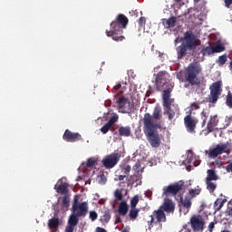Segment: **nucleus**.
<instances>
[{
    "label": "nucleus",
    "mask_w": 232,
    "mask_h": 232,
    "mask_svg": "<svg viewBox=\"0 0 232 232\" xmlns=\"http://www.w3.org/2000/svg\"><path fill=\"white\" fill-rule=\"evenodd\" d=\"M156 130H160V123L153 120L151 114L145 113L143 117V131L152 148L160 146V136L155 132Z\"/></svg>",
    "instance_id": "obj_1"
},
{
    "label": "nucleus",
    "mask_w": 232,
    "mask_h": 232,
    "mask_svg": "<svg viewBox=\"0 0 232 232\" xmlns=\"http://www.w3.org/2000/svg\"><path fill=\"white\" fill-rule=\"evenodd\" d=\"M128 23H130V20L126 15L118 14L116 19L111 23V30H106L105 32L107 37H111L116 43L124 41L125 37L122 34H124V29L128 26Z\"/></svg>",
    "instance_id": "obj_2"
},
{
    "label": "nucleus",
    "mask_w": 232,
    "mask_h": 232,
    "mask_svg": "<svg viewBox=\"0 0 232 232\" xmlns=\"http://www.w3.org/2000/svg\"><path fill=\"white\" fill-rule=\"evenodd\" d=\"M197 46V36L192 33L186 32L181 39V44L176 48L178 59H184L187 55H191V52Z\"/></svg>",
    "instance_id": "obj_3"
},
{
    "label": "nucleus",
    "mask_w": 232,
    "mask_h": 232,
    "mask_svg": "<svg viewBox=\"0 0 232 232\" xmlns=\"http://www.w3.org/2000/svg\"><path fill=\"white\" fill-rule=\"evenodd\" d=\"M202 72V67L198 63H190L185 72V81L190 86H200V80L198 78Z\"/></svg>",
    "instance_id": "obj_4"
},
{
    "label": "nucleus",
    "mask_w": 232,
    "mask_h": 232,
    "mask_svg": "<svg viewBox=\"0 0 232 232\" xmlns=\"http://www.w3.org/2000/svg\"><path fill=\"white\" fill-rule=\"evenodd\" d=\"M156 86L159 92H162L164 88L169 86H175V83L171 82L169 73L166 71H160L156 76Z\"/></svg>",
    "instance_id": "obj_5"
},
{
    "label": "nucleus",
    "mask_w": 232,
    "mask_h": 232,
    "mask_svg": "<svg viewBox=\"0 0 232 232\" xmlns=\"http://www.w3.org/2000/svg\"><path fill=\"white\" fill-rule=\"evenodd\" d=\"M210 94L208 101L210 104H217L222 95V81L215 82L209 87Z\"/></svg>",
    "instance_id": "obj_6"
},
{
    "label": "nucleus",
    "mask_w": 232,
    "mask_h": 232,
    "mask_svg": "<svg viewBox=\"0 0 232 232\" xmlns=\"http://www.w3.org/2000/svg\"><path fill=\"white\" fill-rule=\"evenodd\" d=\"M88 202L83 201L80 203L79 197L75 196L73 198L72 212L77 217H86V215H88Z\"/></svg>",
    "instance_id": "obj_7"
},
{
    "label": "nucleus",
    "mask_w": 232,
    "mask_h": 232,
    "mask_svg": "<svg viewBox=\"0 0 232 232\" xmlns=\"http://www.w3.org/2000/svg\"><path fill=\"white\" fill-rule=\"evenodd\" d=\"M232 143L227 141L222 144H218L216 148L212 149L208 152V157L210 159H217L218 155H222V153H231Z\"/></svg>",
    "instance_id": "obj_8"
},
{
    "label": "nucleus",
    "mask_w": 232,
    "mask_h": 232,
    "mask_svg": "<svg viewBox=\"0 0 232 232\" xmlns=\"http://www.w3.org/2000/svg\"><path fill=\"white\" fill-rule=\"evenodd\" d=\"M218 180V176L217 175V171L215 169H210L207 170V178L205 179V183L207 185V189L209 193H215V189H217V181Z\"/></svg>",
    "instance_id": "obj_9"
},
{
    "label": "nucleus",
    "mask_w": 232,
    "mask_h": 232,
    "mask_svg": "<svg viewBox=\"0 0 232 232\" xmlns=\"http://www.w3.org/2000/svg\"><path fill=\"white\" fill-rule=\"evenodd\" d=\"M116 106L121 113H130L133 108L130 99L121 96L116 100Z\"/></svg>",
    "instance_id": "obj_10"
},
{
    "label": "nucleus",
    "mask_w": 232,
    "mask_h": 232,
    "mask_svg": "<svg viewBox=\"0 0 232 232\" xmlns=\"http://www.w3.org/2000/svg\"><path fill=\"white\" fill-rule=\"evenodd\" d=\"M119 160H121V154L111 153L102 160V164L106 169H111L115 168L116 164H119Z\"/></svg>",
    "instance_id": "obj_11"
},
{
    "label": "nucleus",
    "mask_w": 232,
    "mask_h": 232,
    "mask_svg": "<svg viewBox=\"0 0 232 232\" xmlns=\"http://www.w3.org/2000/svg\"><path fill=\"white\" fill-rule=\"evenodd\" d=\"M183 188L184 182H176L174 184L169 185L168 187H165L163 188V195L166 197H169V195H171V197H175V195H177L179 191H182Z\"/></svg>",
    "instance_id": "obj_12"
},
{
    "label": "nucleus",
    "mask_w": 232,
    "mask_h": 232,
    "mask_svg": "<svg viewBox=\"0 0 232 232\" xmlns=\"http://www.w3.org/2000/svg\"><path fill=\"white\" fill-rule=\"evenodd\" d=\"M184 124L188 133H196L195 130H197V124H198V120L191 116V114H188L184 118Z\"/></svg>",
    "instance_id": "obj_13"
},
{
    "label": "nucleus",
    "mask_w": 232,
    "mask_h": 232,
    "mask_svg": "<svg viewBox=\"0 0 232 232\" xmlns=\"http://www.w3.org/2000/svg\"><path fill=\"white\" fill-rule=\"evenodd\" d=\"M204 224V218L200 216H193L190 218V226L194 232H203Z\"/></svg>",
    "instance_id": "obj_14"
},
{
    "label": "nucleus",
    "mask_w": 232,
    "mask_h": 232,
    "mask_svg": "<svg viewBox=\"0 0 232 232\" xmlns=\"http://www.w3.org/2000/svg\"><path fill=\"white\" fill-rule=\"evenodd\" d=\"M155 218L159 224L161 222H166V213L160 208L158 210H154L152 215L150 216V221L149 222V226H151L152 222H155Z\"/></svg>",
    "instance_id": "obj_15"
},
{
    "label": "nucleus",
    "mask_w": 232,
    "mask_h": 232,
    "mask_svg": "<svg viewBox=\"0 0 232 232\" xmlns=\"http://www.w3.org/2000/svg\"><path fill=\"white\" fill-rule=\"evenodd\" d=\"M63 139L66 142H77L82 140V136L79 132H72L70 130H65Z\"/></svg>",
    "instance_id": "obj_16"
},
{
    "label": "nucleus",
    "mask_w": 232,
    "mask_h": 232,
    "mask_svg": "<svg viewBox=\"0 0 232 232\" xmlns=\"http://www.w3.org/2000/svg\"><path fill=\"white\" fill-rule=\"evenodd\" d=\"M174 86L175 85H170L163 89V108H169V104H171V99L169 97H171V91L173 90Z\"/></svg>",
    "instance_id": "obj_17"
},
{
    "label": "nucleus",
    "mask_w": 232,
    "mask_h": 232,
    "mask_svg": "<svg viewBox=\"0 0 232 232\" xmlns=\"http://www.w3.org/2000/svg\"><path fill=\"white\" fill-rule=\"evenodd\" d=\"M162 211L166 213H174L175 212V203L171 199H166L162 206L160 207Z\"/></svg>",
    "instance_id": "obj_18"
},
{
    "label": "nucleus",
    "mask_w": 232,
    "mask_h": 232,
    "mask_svg": "<svg viewBox=\"0 0 232 232\" xmlns=\"http://www.w3.org/2000/svg\"><path fill=\"white\" fill-rule=\"evenodd\" d=\"M129 209L130 207L128 206V202H126V200H122L118 207V213L121 217H126V215H128Z\"/></svg>",
    "instance_id": "obj_19"
},
{
    "label": "nucleus",
    "mask_w": 232,
    "mask_h": 232,
    "mask_svg": "<svg viewBox=\"0 0 232 232\" xmlns=\"http://www.w3.org/2000/svg\"><path fill=\"white\" fill-rule=\"evenodd\" d=\"M216 126H218V119L217 116H212L207 125L208 133H211Z\"/></svg>",
    "instance_id": "obj_20"
},
{
    "label": "nucleus",
    "mask_w": 232,
    "mask_h": 232,
    "mask_svg": "<svg viewBox=\"0 0 232 232\" xmlns=\"http://www.w3.org/2000/svg\"><path fill=\"white\" fill-rule=\"evenodd\" d=\"M227 202V199L226 198L216 199L213 205L215 213H218V211H220V209L224 208V204H226Z\"/></svg>",
    "instance_id": "obj_21"
},
{
    "label": "nucleus",
    "mask_w": 232,
    "mask_h": 232,
    "mask_svg": "<svg viewBox=\"0 0 232 232\" xmlns=\"http://www.w3.org/2000/svg\"><path fill=\"white\" fill-rule=\"evenodd\" d=\"M118 133H119L120 137H130L131 135V127L121 126L118 129Z\"/></svg>",
    "instance_id": "obj_22"
},
{
    "label": "nucleus",
    "mask_w": 232,
    "mask_h": 232,
    "mask_svg": "<svg viewBox=\"0 0 232 232\" xmlns=\"http://www.w3.org/2000/svg\"><path fill=\"white\" fill-rule=\"evenodd\" d=\"M162 23L165 28H173L177 24V17L171 16L169 19H163Z\"/></svg>",
    "instance_id": "obj_23"
},
{
    "label": "nucleus",
    "mask_w": 232,
    "mask_h": 232,
    "mask_svg": "<svg viewBox=\"0 0 232 232\" xmlns=\"http://www.w3.org/2000/svg\"><path fill=\"white\" fill-rule=\"evenodd\" d=\"M61 222L59 221V218H53L49 219L48 221V227L50 229H57L59 227Z\"/></svg>",
    "instance_id": "obj_24"
},
{
    "label": "nucleus",
    "mask_w": 232,
    "mask_h": 232,
    "mask_svg": "<svg viewBox=\"0 0 232 232\" xmlns=\"http://www.w3.org/2000/svg\"><path fill=\"white\" fill-rule=\"evenodd\" d=\"M162 110H160V107H155L153 113H152V121L153 119L155 121H160V119L162 118Z\"/></svg>",
    "instance_id": "obj_25"
},
{
    "label": "nucleus",
    "mask_w": 232,
    "mask_h": 232,
    "mask_svg": "<svg viewBox=\"0 0 232 232\" xmlns=\"http://www.w3.org/2000/svg\"><path fill=\"white\" fill-rule=\"evenodd\" d=\"M180 202H181L183 208H185L187 209L185 213H188L189 211V208H191V198H180Z\"/></svg>",
    "instance_id": "obj_26"
},
{
    "label": "nucleus",
    "mask_w": 232,
    "mask_h": 232,
    "mask_svg": "<svg viewBox=\"0 0 232 232\" xmlns=\"http://www.w3.org/2000/svg\"><path fill=\"white\" fill-rule=\"evenodd\" d=\"M165 108V115H168V119L169 121H173V119H175V112L174 111L171 109V104L169 105V107H164Z\"/></svg>",
    "instance_id": "obj_27"
},
{
    "label": "nucleus",
    "mask_w": 232,
    "mask_h": 232,
    "mask_svg": "<svg viewBox=\"0 0 232 232\" xmlns=\"http://www.w3.org/2000/svg\"><path fill=\"white\" fill-rule=\"evenodd\" d=\"M140 209L137 208H130V210L129 212V218L130 220H136L137 217H139Z\"/></svg>",
    "instance_id": "obj_28"
},
{
    "label": "nucleus",
    "mask_w": 232,
    "mask_h": 232,
    "mask_svg": "<svg viewBox=\"0 0 232 232\" xmlns=\"http://www.w3.org/2000/svg\"><path fill=\"white\" fill-rule=\"evenodd\" d=\"M56 191L60 195H66V193H68V183H63L58 186Z\"/></svg>",
    "instance_id": "obj_29"
},
{
    "label": "nucleus",
    "mask_w": 232,
    "mask_h": 232,
    "mask_svg": "<svg viewBox=\"0 0 232 232\" xmlns=\"http://www.w3.org/2000/svg\"><path fill=\"white\" fill-rule=\"evenodd\" d=\"M187 162L188 164H193L194 166H200V160H195V156L193 154L188 155Z\"/></svg>",
    "instance_id": "obj_30"
},
{
    "label": "nucleus",
    "mask_w": 232,
    "mask_h": 232,
    "mask_svg": "<svg viewBox=\"0 0 232 232\" xmlns=\"http://www.w3.org/2000/svg\"><path fill=\"white\" fill-rule=\"evenodd\" d=\"M79 217L80 216H77L72 212V214L69 218V224L73 227L77 226V224H79Z\"/></svg>",
    "instance_id": "obj_31"
},
{
    "label": "nucleus",
    "mask_w": 232,
    "mask_h": 232,
    "mask_svg": "<svg viewBox=\"0 0 232 232\" xmlns=\"http://www.w3.org/2000/svg\"><path fill=\"white\" fill-rule=\"evenodd\" d=\"M200 52H201L203 57H206V55H211V54H213V47L204 46Z\"/></svg>",
    "instance_id": "obj_32"
},
{
    "label": "nucleus",
    "mask_w": 232,
    "mask_h": 232,
    "mask_svg": "<svg viewBox=\"0 0 232 232\" xmlns=\"http://www.w3.org/2000/svg\"><path fill=\"white\" fill-rule=\"evenodd\" d=\"M98 182L102 185H104L106 184V182H108V178L106 177V174L104 172H100V175L98 176Z\"/></svg>",
    "instance_id": "obj_33"
},
{
    "label": "nucleus",
    "mask_w": 232,
    "mask_h": 232,
    "mask_svg": "<svg viewBox=\"0 0 232 232\" xmlns=\"http://www.w3.org/2000/svg\"><path fill=\"white\" fill-rule=\"evenodd\" d=\"M94 166H97V159H95V158H89L87 160L85 167L86 168H93Z\"/></svg>",
    "instance_id": "obj_34"
},
{
    "label": "nucleus",
    "mask_w": 232,
    "mask_h": 232,
    "mask_svg": "<svg viewBox=\"0 0 232 232\" xmlns=\"http://www.w3.org/2000/svg\"><path fill=\"white\" fill-rule=\"evenodd\" d=\"M194 110H200V102H192L190 104V107L188 110V114L191 115V113H193Z\"/></svg>",
    "instance_id": "obj_35"
},
{
    "label": "nucleus",
    "mask_w": 232,
    "mask_h": 232,
    "mask_svg": "<svg viewBox=\"0 0 232 232\" xmlns=\"http://www.w3.org/2000/svg\"><path fill=\"white\" fill-rule=\"evenodd\" d=\"M63 208V209L68 210V208H70V197L64 196L62 200Z\"/></svg>",
    "instance_id": "obj_36"
},
{
    "label": "nucleus",
    "mask_w": 232,
    "mask_h": 232,
    "mask_svg": "<svg viewBox=\"0 0 232 232\" xmlns=\"http://www.w3.org/2000/svg\"><path fill=\"white\" fill-rule=\"evenodd\" d=\"M110 220H111V213H110V211H106L102 218V222H105V224H108Z\"/></svg>",
    "instance_id": "obj_37"
},
{
    "label": "nucleus",
    "mask_w": 232,
    "mask_h": 232,
    "mask_svg": "<svg viewBox=\"0 0 232 232\" xmlns=\"http://www.w3.org/2000/svg\"><path fill=\"white\" fill-rule=\"evenodd\" d=\"M226 50V47L224 45H216L212 47L213 53H220L221 52H224Z\"/></svg>",
    "instance_id": "obj_38"
},
{
    "label": "nucleus",
    "mask_w": 232,
    "mask_h": 232,
    "mask_svg": "<svg viewBox=\"0 0 232 232\" xmlns=\"http://www.w3.org/2000/svg\"><path fill=\"white\" fill-rule=\"evenodd\" d=\"M225 63H227V55L223 54L218 57V63L219 66H224Z\"/></svg>",
    "instance_id": "obj_39"
},
{
    "label": "nucleus",
    "mask_w": 232,
    "mask_h": 232,
    "mask_svg": "<svg viewBox=\"0 0 232 232\" xmlns=\"http://www.w3.org/2000/svg\"><path fill=\"white\" fill-rule=\"evenodd\" d=\"M139 195L134 196L131 199H130V208H137V204H139Z\"/></svg>",
    "instance_id": "obj_40"
},
{
    "label": "nucleus",
    "mask_w": 232,
    "mask_h": 232,
    "mask_svg": "<svg viewBox=\"0 0 232 232\" xmlns=\"http://www.w3.org/2000/svg\"><path fill=\"white\" fill-rule=\"evenodd\" d=\"M201 119L203 121L201 126L204 128V126H206V121H208V112H206V111H202Z\"/></svg>",
    "instance_id": "obj_41"
},
{
    "label": "nucleus",
    "mask_w": 232,
    "mask_h": 232,
    "mask_svg": "<svg viewBox=\"0 0 232 232\" xmlns=\"http://www.w3.org/2000/svg\"><path fill=\"white\" fill-rule=\"evenodd\" d=\"M117 121H119V116L115 114L111 118H110L107 123L111 127L115 124V122H117Z\"/></svg>",
    "instance_id": "obj_42"
},
{
    "label": "nucleus",
    "mask_w": 232,
    "mask_h": 232,
    "mask_svg": "<svg viewBox=\"0 0 232 232\" xmlns=\"http://www.w3.org/2000/svg\"><path fill=\"white\" fill-rule=\"evenodd\" d=\"M114 197H115L116 200H122L123 196H122V192L121 191V189L115 190Z\"/></svg>",
    "instance_id": "obj_43"
},
{
    "label": "nucleus",
    "mask_w": 232,
    "mask_h": 232,
    "mask_svg": "<svg viewBox=\"0 0 232 232\" xmlns=\"http://www.w3.org/2000/svg\"><path fill=\"white\" fill-rule=\"evenodd\" d=\"M227 106H228V108H232V94L230 92L227 95Z\"/></svg>",
    "instance_id": "obj_44"
},
{
    "label": "nucleus",
    "mask_w": 232,
    "mask_h": 232,
    "mask_svg": "<svg viewBox=\"0 0 232 232\" xmlns=\"http://www.w3.org/2000/svg\"><path fill=\"white\" fill-rule=\"evenodd\" d=\"M97 217H99V215L97 214L96 211H91V212H90L89 218H91V220H92V222H95V220H97Z\"/></svg>",
    "instance_id": "obj_45"
},
{
    "label": "nucleus",
    "mask_w": 232,
    "mask_h": 232,
    "mask_svg": "<svg viewBox=\"0 0 232 232\" xmlns=\"http://www.w3.org/2000/svg\"><path fill=\"white\" fill-rule=\"evenodd\" d=\"M139 26H140V28H144V26H146V17L141 16L139 19Z\"/></svg>",
    "instance_id": "obj_46"
},
{
    "label": "nucleus",
    "mask_w": 232,
    "mask_h": 232,
    "mask_svg": "<svg viewBox=\"0 0 232 232\" xmlns=\"http://www.w3.org/2000/svg\"><path fill=\"white\" fill-rule=\"evenodd\" d=\"M111 127L108 124V123H106L104 126H102V128H101V131H102V133H104V134H106V133H108V131H110V129H111Z\"/></svg>",
    "instance_id": "obj_47"
},
{
    "label": "nucleus",
    "mask_w": 232,
    "mask_h": 232,
    "mask_svg": "<svg viewBox=\"0 0 232 232\" xmlns=\"http://www.w3.org/2000/svg\"><path fill=\"white\" fill-rule=\"evenodd\" d=\"M189 195L192 197H197V195H200V189H190Z\"/></svg>",
    "instance_id": "obj_48"
},
{
    "label": "nucleus",
    "mask_w": 232,
    "mask_h": 232,
    "mask_svg": "<svg viewBox=\"0 0 232 232\" xmlns=\"http://www.w3.org/2000/svg\"><path fill=\"white\" fill-rule=\"evenodd\" d=\"M122 171L125 175H128L131 171V166L127 165L122 168Z\"/></svg>",
    "instance_id": "obj_49"
},
{
    "label": "nucleus",
    "mask_w": 232,
    "mask_h": 232,
    "mask_svg": "<svg viewBox=\"0 0 232 232\" xmlns=\"http://www.w3.org/2000/svg\"><path fill=\"white\" fill-rule=\"evenodd\" d=\"M224 3H225V6L227 8H229L232 5V0H224Z\"/></svg>",
    "instance_id": "obj_50"
},
{
    "label": "nucleus",
    "mask_w": 232,
    "mask_h": 232,
    "mask_svg": "<svg viewBox=\"0 0 232 232\" xmlns=\"http://www.w3.org/2000/svg\"><path fill=\"white\" fill-rule=\"evenodd\" d=\"M152 195L153 193L151 192V190H147L145 193V196L147 197V198H150V200H151Z\"/></svg>",
    "instance_id": "obj_51"
},
{
    "label": "nucleus",
    "mask_w": 232,
    "mask_h": 232,
    "mask_svg": "<svg viewBox=\"0 0 232 232\" xmlns=\"http://www.w3.org/2000/svg\"><path fill=\"white\" fill-rule=\"evenodd\" d=\"M213 229H215V223L210 222L208 225V231L213 232Z\"/></svg>",
    "instance_id": "obj_52"
},
{
    "label": "nucleus",
    "mask_w": 232,
    "mask_h": 232,
    "mask_svg": "<svg viewBox=\"0 0 232 232\" xmlns=\"http://www.w3.org/2000/svg\"><path fill=\"white\" fill-rule=\"evenodd\" d=\"M227 173L232 172V162L226 167Z\"/></svg>",
    "instance_id": "obj_53"
},
{
    "label": "nucleus",
    "mask_w": 232,
    "mask_h": 232,
    "mask_svg": "<svg viewBox=\"0 0 232 232\" xmlns=\"http://www.w3.org/2000/svg\"><path fill=\"white\" fill-rule=\"evenodd\" d=\"M121 222H122L121 216H116L115 217V224H121Z\"/></svg>",
    "instance_id": "obj_54"
},
{
    "label": "nucleus",
    "mask_w": 232,
    "mask_h": 232,
    "mask_svg": "<svg viewBox=\"0 0 232 232\" xmlns=\"http://www.w3.org/2000/svg\"><path fill=\"white\" fill-rule=\"evenodd\" d=\"M65 232H73V226H68L65 228Z\"/></svg>",
    "instance_id": "obj_55"
},
{
    "label": "nucleus",
    "mask_w": 232,
    "mask_h": 232,
    "mask_svg": "<svg viewBox=\"0 0 232 232\" xmlns=\"http://www.w3.org/2000/svg\"><path fill=\"white\" fill-rule=\"evenodd\" d=\"M96 232H107L106 229L101 227H96Z\"/></svg>",
    "instance_id": "obj_56"
},
{
    "label": "nucleus",
    "mask_w": 232,
    "mask_h": 232,
    "mask_svg": "<svg viewBox=\"0 0 232 232\" xmlns=\"http://www.w3.org/2000/svg\"><path fill=\"white\" fill-rule=\"evenodd\" d=\"M124 179H126V175H120L119 178H118V180L122 181L124 180Z\"/></svg>",
    "instance_id": "obj_57"
},
{
    "label": "nucleus",
    "mask_w": 232,
    "mask_h": 232,
    "mask_svg": "<svg viewBox=\"0 0 232 232\" xmlns=\"http://www.w3.org/2000/svg\"><path fill=\"white\" fill-rule=\"evenodd\" d=\"M114 89L115 90H121V84H118V85L114 86Z\"/></svg>",
    "instance_id": "obj_58"
},
{
    "label": "nucleus",
    "mask_w": 232,
    "mask_h": 232,
    "mask_svg": "<svg viewBox=\"0 0 232 232\" xmlns=\"http://www.w3.org/2000/svg\"><path fill=\"white\" fill-rule=\"evenodd\" d=\"M221 232H231V231H229V230H222Z\"/></svg>",
    "instance_id": "obj_59"
},
{
    "label": "nucleus",
    "mask_w": 232,
    "mask_h": 232,
    "mask_svg": "<svg viewBox=\"0 0 232 232\" xmlns=\"http://www.w3.org/2000/svg\"><path fill=\"white\" fill-rule=\"evenodd\" d=\"M176 1V3H180V1H182V0H175Z\"/></svg>",
    "instance_id": "obj_60"
},
{
    "label": "nucleus",
    "mask_w": 232,
    "mask_h": 232,
    "mask_svg": "<svg viewBox=\"0 0 232 232\" xmlns=\"http://www.w3.org/2000/svg\"><path fill=\"white\" fill-rule=\"evenodd\" d=\"M197 1H200V0H197Z\"/></svg>",
    "instance_id": "obj_61"
}]
</instances>
